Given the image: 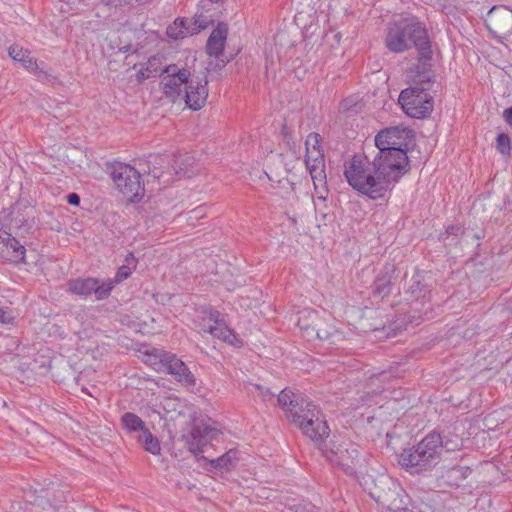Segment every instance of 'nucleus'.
<instances>
[{"label":"nucleus","mask_w":512,"mask_h":512,"mask_svg":"<svg viewBox=\"0 0 512 512\" xmlns=\"http://www.w3.org/2000/svg\"><path fill=\"white\" fill-rule=\"evenodd\" d=\"M135 438L146 452L154 456L161 454V442L151 433L148 427L141 434L136 435Z\"/></svg>","instance_id":"25"},{"label":"nucleus","mask_w":512,"mask_h":512,"mask_svg":"<svg viewBox=\"0 0 512 512\" xmlns=\"http://www.w3.org/2000/svg\"><path fill=\"white\" fill-rule=\"evenodd\" d=\"M137 260L132 253H129L125 259V264L119 267L113 282V286L120 283L130 277L133 271L136 269Z\"/></svg>","instance_id":"28"},{"label":"nucleus","mask_w":512,"mask_h":512,"mask_svg":"<svg viewBox=\"0 0 512 512\" xmlns=\"http://www.w3.org/2000/svg\"><path fill=\"white\" fill-rule=\"evenodd\" d=\"M9 231H7L2 223L0 222V245H2L6 239V237L9 235Z\"/></svg>","instance_id":"39"},{"label":"nucleus","mask_w":512,"mask_h":512,"mask_svg":"<svg viewBox=\"0 0 512 512\" xmlns=\"http://www.w3.org/2000/svg\"><path fill=\"white\" fill-rule=\"evenodd\" d=\"M166 417L173 419L181 414L182 402L177 397H166L161 402Z\"/></svg>","instance_id":"29"},{"label":"nucleus","mask_w":512,"mask_h":512,"mask_svg":"<svg viewBox=\"0 0 512 512\" xmlns=\"http://www.w3.org/2000/svg\"><path fill=\"white\" fill-rule=\"evenodd\" d=\"M354 452H349L347 449L338 448L337 451L331 450L327 453V458L335 465L341 467L343 471L352 474L355 468L356 458Z\"/></svg>","instance_id":"22"},{"label":"nucleus","mask_w":512,"mask_h":512,"mask_svg":"<svg viewBox=\"0 0 512 512\" xmlns=\"http://www.w3.org/2000/svg\"><path fill=\"white\" fill-rule=\"evenodd\" d=\"M165 68L163 63V57L160 55H153L147 59V61L134 65L136 70L135 77L138 82H144L147 79L160 76L163 69Z\"/></svg>","instance_id":"18"},{"label":"nucleus","mask_w":512,"mask_h":512,"mask_svg":"<svg viewBox=\"0 0 512 512\" xmlns=\"http://www.w3.org/2000/svg\"><path fill=\"white\" fill-rule=\"evenodd\" d=\"M385 42L387 48L394 53H403L414 45L418 51L419 60L424 61V66L426 61L432 58L427 30L414 18H404L390 24ZM409 79L414 83H431L433 81L431 65L424 67L422 71H411Z\"/></svg>","instance_id":"2"},{"label":"nucleus","mask_w":512,"mask_h":512,"mask_svg":"<svg viewBox=\"0 0 512 512\" xmlns=\"http://www.w3.org/2000/svg\"><path fill=\"white\" fill-rule=\"evenodd\" d=\"M320 321L318 313L315 311H304L301 313L298 319V326L304 332L310 335V329L315 331V337L320 340H326L330 337L331 333L328 331H322L319 328L318 322Z\"/></svg>","instance_id":"21"},{"label":"nucleus","mask_w":512,"mask_h":512,"mask_svg":"<svg viewBox=\"0 0 512 512\" xmlns=\"http://www.w3.org/2000/svg\"><path fill=\"white\" fill-rule=\"evenodd\" d=\"M411 140L412 132L407 128H385L375 136V145L379 149L376 156L403 176L409 169L407 149Z\"/></svg>","instance_id":"4"},{"label":"nucleus","mask_w":512,"mask_h":512,"mask_svg":"<svg viewBox=\"0 0 512 512\" xmlns=\"http://www.w3.org/2000/svg\"><path fill=\"white\" fill-rule=\"evenodd\" d=\"M302 434L312 441H321L330 434V428L324 419L320 409L311 403H308L299 414H293L291 421Z\"/></svg>","instance_id":"8"},{"label":"nucleus","mask_w":512,"mask_h":512,"mask_svg":"<svg viewBox=\"0 0 512 512\" xmlns=\"http://www.w3.org/2000/svg\"><path fill=\"white\" fill-rule=\"evenodd\" d=\"M503 117L505 121L512 126V106L504 110Z\"/></svg>","instance_id":"38"},{"label":"nucleus","mask_w":512,"mask_h":512,"mask_svg":"<svg viewBox=\"0 0 512 512\" xmlns=\"http://www.w3.org/2000/svg\"><path fill=\"white\" fill-rule=\"evenodd\" d=\"M398 102L411 118L424 119L431 115L434 109V99L425 88L411 86L400 92Z\"/></svg>","instance_id":"9"},{"label":"nucleus","mask_w":512,"mask_h":512,"mask_svg":"<svg viewBox=\"0 0 512 512\" xmlns=\"http://www.w3.org/2000/svg\"><path fill=\"white\" fill-rule=\"evenodd\" d=\"M14 317L9 310L1 309L0 310V322L3 324H10L12 323Z\"/></svg>","instance_id":"34"},{"label":"nucleus","mask_w":512,"mask_h":512,"mask_svg":"<svg viewBox=\"0 0 512 512\" xmlns=\"http://www.w3.org/2000/svg\"><path fill=\"white\" fill-rule=\"evenodd\" d=\"M159 90L168 103L185 102L188 109L198 111L207 101L206 83L194 79L193 69L177 63L165 66L160 74Z\"/></svg>","instance_id":"3"},{"label":"nucleus","mask_w":512,"mask_h":512,"mask_svg":"<svg viewBox=\"0 0 512 512\" xmlns=\"http://www.w3.org/2000/svg\"><path fill=\"white\" fill-rule=\"evenodd\" d=\"M495 147L502 156L509 157L512 150L510 137L506 133H500L496 138Z\"/></svg>","instance_id":"31"},{"label":"nucleus","mask_w":512,"mask_h":512,"mask_svg":"<svg viewBox=\"0 0 512 512\" xmlns=\"http://www.w3.org/2000/svg\"><path fill=\"white\" fill-rule=\"evenodd\" d=\"M228 32V26L224 23H219L211 32L206 44V52L210 57L219 58L223 54Z\"/></svg>","instance_id":"16"},{"label":"nucleus","mask_w":512,"mask_h":512,"mask_svg":"<svg viewBox=\"0 0 512 512\" xmlns=\"http://www.w3.org/2000/svg\"><path fill=\"white\" fill-rule=\"evenodd\" d=\"M122 429L127 434H141L146 428L145 422L136 414L132 412L124 413L120 418Z\"/></svg>","instance_id":"24"},{"label":"nucleus","mask_w":512,"mask_h":512,"mask_svg":"<svg viewBox=\"0 0 512 512\" xmlns=\"http://www.w3.org/2000/svg\"><path fill=\"white\" fill-rule=\"evenodd\" d=\"M196 327L200 333H208L214 338L236 348L243 345V341L221 317L218 310L204 307L199 311Z\"/></svg>","instance_id":"6"},{"label":"nucleus","mask_w":512,"mask_h":512,"mask_svg":"<svg viewBox=\"0 0 512 512\" xmlns=\"http://www.w3.org/2000/svg\"><path fill=\"white\" fill-rule=\"evenodd\" d=\"M486 25L495 34H501L512 28V10L505 6H495L487 14Z\"/></svg>","instance_id":"12"},{"label":"nucleus","mask_w":512,"mask_h":512,"mask_svg":"<svg viewBox=\"0 0 512 512\" xmlns=\"http://www.w3.org/2000/svg\"><path fill=\"white\" fill-rule=\"evenodd\" d=\"M167 357L168 358L164 363V372H167L174 376V378L183 385H195V377L190 372L185 363L178 359L174 354L170 353V355Z\"/></svg>","instance_id":"14"},{"label":"nucleus","mask_w":512,"mask_h":512,"mask_svg":"<svg viewBox=\"0 0 512 512\" xmlns=\"http://www.w3.org/2000/svg\"><path fill=\"white\" fill-rule=\"evenodd\" d=\"M26 248L11 233L6 237L4 243L0 245V257L16 264L24 263Z\"/></svg>","instance_id":"17"},{"label":"nucleus","mask_w":512,"mask_h":512,"mask_svg":"<svg viewBox=\"0 0 512 512\" xmlns=\"http://www.w3.org/2000/svg\"><path fill=\"white\" fill-rule=\"evenodd\" d=\"M228 462H230V456H229V454H226V455L219 457L215 461H212V464L215 467H224L228 464Z\"/></svg>","instance_id":"35"},{"label":"nucleus","mask_w":512,"mask_h":512,"mask_svg":"<svg viewBox=\"0 0 512 512\" xmlns=\"http://www.w3.org/2000/svg\"><path fill=\"white\" fill-rule=\"evenodd\" d=\"M399 464L405 468L423 470L428 467L418 444L415 448L405 449L399 455Z\"/></svg>","instance_id":"23"},{"label":"nucleus","mask_w":512,"mask_h":512,"mask_svg":"<svg viewBox=\"0 0 512 512\" xmlns=\"http://www.w3.org/2000/svg\"><path fill=\"white\" fill-rule=\"evenodd\" d=\"M343 176L353 190L372 200L383 199L391 184L402 177L379 157L359 154L344 161Z\"/></svg>","instance_id":"1"},{"label":"nucleus","mask_w":512,"mask_h":512,"mask_svg":"<svg viewBox=\"0 0 512 512\" xmlns=\"http://www.w3.org/2000/svg\"><path fill=\"white\" fill-rule=\"evenodd\" d=\"M67 202L70 205L78 206L80 204V197L76 193H71L67 196Z\"/></svg>","instance_id":"37"},{"label":"nucleus","mask_w":512,"mask_h":512,"mask_svg":"<svg viewBox=\"0 0 512 512\" xmlns=\"http://www.w3.org/2000/svg\"><path fill=\"white\" fill-rule=\"evenodd\" d=\"M208 24L209 21H202L201 16L195 17L193 27L190 25L187 19L177 18L167 27L166 34L172 40H180L198 33L200 30L205 29Z\"/></svg>","instance_id":"11"},{"label":"nucleus","mask_w":512,"mask_h":512,"mask_svg":"<svg viewBox=\"0 0 512 512\" xmlns=\"http://www.w3.org/2000/svg\"><path fill=\"white\" fill-rule=\"evenodd\" d=\"M9 56L19 62L23 68L34 73H44L43 69L37 63V60L31 55V52L18 45H12L8 50Z\"/></svg>","instance_id":"20"},{"label":"nucleus","mask_w":512,"mask_h":512,"mask_svg":"<svg viewBox=\"0 0 512 512\" xmlns=\"http://www.w3.org/2000/svg\"><path fill=\"white\" fill-rule=\"evenodd\" d=\"M155 322V318L152 314L148 310H145L140 312L139 315L135 317V320L131 321V323L129 322V325H131L136 332L147 335L154 332Z\"/></svg>","instance_id":"27"},{"label":"nucleus","mask_w":512,"mask_h":512,"mask_svg":"<svg viewBox=\"0 0 512 512\" xmlns=\"http://www.w3.org/2000/svg\"><path fill=\"white\" fill-rule=\"evenodd\" d=\"M138 357L147 365L151 366L157 372H164V363L166 356L170 353L157 348L142 346L138 349Z\"/></svg>","instance_id":"19"},{"label":"nucleus","mask_w":512,"mask_h":512,"mask_svg":"<svg viewBox=\"0 0 512 512\" xmlns=\"http://www.w3.org/2000/svg\"><path fill=\"white\" fill-rule=\"evenodd\" d=\"M112 289L113 282L111 279L99 281L95 278H78L68 282V290L71 293L80 296H87L93 292L99 300L106 298Z\"/></svg>","instance_id":"10"},{"label":"nucleus","mask_w":512,"mask_h":512,"mask_svg":"<svg viewBox=\"0 0 512 512\" xmlns=\"http://www.w3.org/2000/svg\"><path fill=\"white\" fill-rule=\"evenodd\" d=\"M306 153L315 150H322L321 148V136L318 133H310L307 135L305 140Z\"/></svg>","instance_id":"32"},{"label":"nucleus","mask_w":512,"mask_h":512,"mask_svg":"<svg viewBox=\"0 0 512 512\" xmlns=\"http://www.w3.org/2000/svg\"><path fill=\"white\" fill-rule=\"evenodd\" d=\"M391 291V283L390 281H385L384 279H377L375 282L374 292L382 297H386L389 295Z\"/></svg>","instance_id":"33"},{"label":"nucleus","mask_w":512,"mask_h":512,"mask_svg":"<svg viewBox=\"0 0 512 512\" xmlns=\"http://www.w3.org/2000/svg\"><path fill=\"white\" fill-rule=\"evenodd\" d=\"M277 400L279 406L284 411L290 422L293 420V414H299L301 412L302 408L298 407V404L294 401V394L292 391L286 389L282 390L278 395Z\"/></svg>","instance_id":"26"},{"label":"nucleus","mask_w":512,"mask_h":512,"mask_svg":"<svg viewBox=\"0 0 512 512\" xmlns=\"http://www.w3.org/2000/svg\"><path fill=\"white\" fill-rule=\"evenodd\" d=\"M112 179L123 200L130 203L139 202L144 196V185L140 173L128 164L118 163L113 166Z\"/></svg>","instance_id":"7"},{"label":"nucleus","mask_w":512,"mask_h":512,"mask_svg":"<svg viewBox=\"0 0 512 512\" xmlns=\"http://www.w3.org/2000/svg\"><path fill=\"white\" fill-rule=\"evenodd\" d=\"M305 164L313 180L315 190H318V184L324 185L326 174H325V159L322 150H315L306 153Z\"/></svg>","instance_id":"13"},{"label":"nucleus","mask_w":512,"mask_h":512,"mask_svg":"<svg viewBox=\"0 0 512 512\" xmlns=\"http://www.w3.org/2000/svg\"><path fill=\"white\" fill-rule=\"evenodd\" d=\"M418 446L422 457H424L427 465L430 466L440 457L443 448L442 437L439 433L432 432L424 437L418 443Z\"/></svg>","instance_id":"15"},{"label":"nucleus","mask_w":512,"mask_h":512,"mask_svg":"<svg viewBox=\"0 0 512 512\" xmlns=\"http://www.w3.org/2000/svg\"><path fill=\"white\" fill-rule=\"evenodd\" d=\"M408 495L403 491L395 492V498L389 504V509L394 512L408 511Z\"/></svg>","instance_id":"30"},{"label":"nucleus","mask_w":512,"mask_h":512,"mask_svg":"<svg viewBox=\"0 0 512 512\" xmlns=\"http://www.w3.org/2000/svg\"><path fill=\"white\" fill-rule=\"evenodd\" d=\"M223 426L200 408L189 409V423L181 431V441L188 451L200 454L210 443L223 434Z\"/></svg>","instance_id":"5"},{"label":"nucleus","mask_w":512,"mask_h":512,"mask_svg":"<svg viewBox=\"0 0 512 512\" xmlns=\"http://www.w3.org/2000/svg\"><path fill=\"white\" fill-rule=\"evenodd\" d=\"M253 388L259 392V395L263 398V400H268L272 397V393H270L268 390H264L260 385L254 384Z\"/></svg>","instance_id":"36"}]
</instances>
